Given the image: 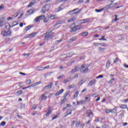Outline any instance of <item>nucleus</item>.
<instances>
[{
    "instance_id": "obj_25",
    "label": "nucleus",
    "mask_w": 128,
    "mask_h": 128,
    "mask_svg": "<svg viewBox=\"0 0 128 128\" xmlns=\"http://www.w3.org/2000/svg\"><path fill=\"white\" fill-rule=\"evenodd\" d=\"M112 4H111L106 6V7L103 8L104 10H108V8H112Z\"/></svg>"
},
{
    "instance_id": "obj_46",
    "label": "nucleus",
    "mask_w": 128,
    "mask_h": 128,
    "mask_svg": "<svg viewBox=\"0 0 128 128\" xmlns=\"http://www.w3.org/2000/svg\"><path fill=\"white\" fill-rule=\"evenodd\" d=\"M104 78V75H99L97 77H96V78Z\"/></svg>"
},
{
    "instance_id": "obj_36",
    "label": "nucleus",
    "mask_w": 128,
    "mask_h": 128,
    "mask_svg": "<svg viewBox=\"0 0 128 128\" xmlns=\"http://www.w3.org/2000/svg\"><path fill=\"white\" fill-rule=\"evenodd\" d=\"M76 86L74 84L70 85L68 86V88L70 89V88H75Z\"/></svg>"
},
{
    "instance_id": "obj_52",
    "label": "nucleus",
    "mask_w": 128,
    "mask_h": 128,
    "mask_svg": "<svg viewBox=\"0 0 128 128\" xmlns=\"http://www.w3.org/2000/svg\"><path fill=\"white\" fill-rule=\"evenodd\" d=\"M118 62V58H116L114 60V64H116Z\"/></svg>"
},
{
    "instance_id": "obj_6",
    "label": "nucleus",
    "mask_w": 128,
    "mask_h": 128,
    "mask_svg": "<svg viewBox=\"0 0 128 128\" xmlns=\"http://www.w3.org/2000/svg\"><path fill=\"white\" fill-rule=\"evenodd\" d=\"M1 34L2 36H10V31L8 30L7 32H2Z\"/></svg>"
},
{
    "instance_id": "obj_16",
    "label": "nucleus",
    "mask_w": 128,
    "mask_h": 128,
    "mask_svg": "<svg viewBox=\"0 0 128 128\" xmlns=\"http://www.w3.org/2000/svg\"><path fill=\"white\" fill-rule=\"evenodd\" d=\"M96 84V80H92L90 81V82L88 84V86H92V84Z\"/></svg>"
},
{
    "instance_id": "obj_9",
    "label": "nucleus",
    "mask_w": 128,
    "mask_h": 128,
    "mask_svg": "<svg viewBox=\"0 0 128 128\" xmlns=\"http://www.w3.org/2000/svg\"><path fill=\"white\" fill-rule=\"evenodd\" d=\"M6 24V21L2 18H0V27L2 28L3 26H4Z\"/></svg>"
},
{
    "instance_id": "obj_38",
    "label": "nucleus",
    "mask_w": 128,
    "mask_h": 128,
    "mask_svg": "<svg viewBox=\"0 0 128 128\" xmlns=\"http://www.w3.org/2000/svg\"><path fill=\"white\" fill-rule=\"evenodd\" d=\"M65 102H66V97H64V99L61 102V104H64Z\"/></svg>"
},
{
    "instance_id": "obj_28",
    "label": "nucleus",
    "mask_w": 128,
    "mask_h": 128,
    "mask_svg": "<svg viewBox=\"0 0 128 128\" xmlns=\"http://www.w3.org/2000/svg\"><path fill=\"white\" fill-rule=\"evenodd\" d=\"M82 34L83 36H86L88 34V32H84L82 33Z\"/></svg>"
},
{
    "instance_id": "obj_30",
    "label": "nucleus",
    "mask_w": 128,
    "mask_h": 128,
    "mask_svg": "<svg viewBox=\"0 0 128 128\" xmlns=\"http://www.w3.org/2000/svg\"><path fill=\"white\" fill-rule=\"evenodd\" d=\"M39 18V20H44V18H46V16L44 15H41L40 16H38Z\"/></svg>"
},
{
    "instance_id": "obj_20",
    "label": "nucleus",
    "mask_w": 128,
    "mask_h": 128,
    "mask_svg": "<svg viewBox=\"0 0 128 128\" xmlns=\"http://www.w3.org/2000/svg\"><path fill=\"white\" fill-rule=\"evenodd\" d=\"M70 80V78H67L66 80L63 82L64 84H66V82H68Z\"/></svg>"
},
{
    "instance_id": "obj_45",
    "label": "nucleus",
    "mask_w": 128,
    "mask_h": 128,
    "mask_svg": "<svg viewBox=\"0 0 128 128\" xmlns=\"http://www.w3.org/2000/svg\"><path fill=\"white\" fill-rule=\"evenodd\" d=\"M94 46H102V44H104L95 42V43H94Z\"/></svg>"
},
{
    "instance_id": "obj_49",
    "label": "nucleus",
    "mask_w": 128,
    "mask_h": 128,
    "mask_svg": "<svg viewBox=\"0 0 128 128\" xmlns=\"http://www.w3.org/2000/svg\"><path fill=\"white\" fill-rule=\"evenodd\" d=\"M80 122H77L76 124V127L78 128V126H80Z\"/></svg>"
},
{
    "instance_id": "obj_61",
    "label": "nucleus",
    "mask_w": 128,
    "mask_h": 128,
    "mask_svg": "<svg viewBox=\"0 0 128 128\" xmlns=\"http://www.w3.org/2000/svg\"><path fill=\"white\" fill-rule=\"evenodd\" d=\"M31 2L33 4H36V0H32Z\"/></svg>"
},
{
    "instance_id": "obj_3",
    "label": "nucleus",
    "mask_w": 128,
    "mask_h": 128,
    "mask_svg": "<svg viewBox=\"0 0 128 128\" xmlns=\"http://www.w3.org/2000/svg\"><path fill=\"white\" fill-rule=\"evenodd\" d=\"M86 68V65L83 64L81 66L80 68V72L82 74H86V72H88L89 70L88 68Z\"/></svg>"
},
{
    "instance_id": "obj_39",
    "label": "nucleus",
    "mask_w": 128,
    "mask_h": 128,
    "mask_svg": "<svg viewBox=\"0 0 128 128\" xmlns=\"http://www.w3.org/2000/svg\"><path fill=\"white\" fill-rule=\"evenodd\" d=\"M30 28H32V26H28L26 28V30L28 32V30H30Z\"/></svg>"
},
{
    "instance_id": "obj_12",
    "label": "nucleus",
    "mask_w": 128,
    "mask_h": 128,
    "mask_svg": "<svg viewBox=\"0 0 128 128\" xmlns=\"http://www.w3.org/2000/svg\"><path fill=\"white\" fill-rule=\"evenodd\" d=\"M46 93H44L40 97V100H46V98H48V96H46Z\"/></svg>"
},
{
    "instance_id": "obj_63",
    "label": "nucleus",
    "mask_w": 128,
    "mask_h": 128,
    "mask_svg": "<svg viewBox=\"0 0 128 128\" xmlns=\"http://www.w3.org/2000/svg\"><path fill=\"white\" fill-rule=\"evenodd\" d=\"M124 102H125V104H128V99L126 98V100H124Z\"/></svg>"
},
{
    "instance_id": "obj_17",
    "label": "nucleus",
    "mask_w": 128,
    "mask_h": 128,
    "mask_svg": "<svg viewBox=\"0 0 128 128\" xmlns=\"http://www.w3.org/2000/svg\"><path fill=\"white\" fill-rule=\"evenodd\" d=\"M76 20V18L75 17H73L72 18L69 19L68 20L67 22L70 23V22H74V20Z\"/></svg>"
},
{
    "instance_id": "obj_57",
    "label": "nucleus",
    "mask_w": 128,
    "mask_h": 128,
    "mask_svg": "<svg viewBox=\"0 0 128 128\" xmlns=\"http://www.w3.org/2000/svg\"><path fill=\"white\" fill-rule=\"evenodd\" d=\"M78 4H82V2H84V0H79L78 1Z\"/></svg>"
},
{
    "instance_id": "obj_29",
    "label": "nucleus",
    "mask_w": 128,
    "mask_h": 128,
    "mask_svg": "<svg viewBox=\"0 0 128 128\" xmlns=\"http://www.w3.org/2000/svg\"><path fill=\"white\" fill-rule=\"evenodd\" d=\"M102 10H104L103 8L100 9V10H98V9L95 10V12H102Z\"/></svg>"
},
{
    "instance_id": "obj_2",
    "label": "nucleus",
    "mask_w": 128,
    "mask_h": 128,
    "mask_svg": "<svg viewBox=\"0 0 128 128\" xmlns=\"http://www.w3.org/2000/svg\"><path fill=\"white\" fill-rule=\"evenodd\" d=\"M50 9V4H47L42 7V10L41 11L42 14H46V12H48Z\"/></svg>"
},
{
    "instance_id": "obj_32",
    "label": "nucleus",
    "mask_w": 128,
    "mask_h": 128,
    "mask_svg": "<svg viewBox=\"0 0 128 128\" xmlns=\"http://www.w3.org/2000/svg\"><path fill=\"white\" fill-rule=\"evenodd\" d=\"M110 61H108L106 64V68H110Z\"/></svg>"
},
{
    "instance_id": "obj_18",
    "label": "nucleus",
    "mask_w": 128,
    "mask_h": 128,
    "mask_svg": "<svg viewBox=\"0 0 128 128\" xmlns=\"http://www.w3.org/2000/svg\"><path fill=\"white\" fill-rule=\"evenodd\" d=\"M128 106L126 104H121L120 106V108H122V110H126V108H127Z\"/></svg>"
},
{
    "instance_id": "obj_60",
    "label": "nucleus",
    "mask_w": 128,
    "mask_h": 128,
    "mask_svg": "<svg viewBox=\"0 0 128 128\" xmlns=\"http://www.w3.org/2000/svg\"><path fill=\"white\" fill-rule=\"evenodd\" d=\"M108 125L106 124H104V125H102V127L103 128H108Z\"/></svg>"
},
{
    "instance_id": "obj_8",
    "label": "nucleus",
    "mask_w": 128,
    "mask_h": 128,
    "mask_svg": "<svg viewBox=\"0 0 128 128\" xmlns=\"http://www.w3.org/2000/svg\"><path fill=\"white\" fill-rule=\"evenodd\" d=\"M54 86V83L50 82L48 85L45 86L44 90H48V88H52V87Z\"/></svg>"
},
{
    "instance_id": "obj_23",
    "label": "nucleus",
    "mask_w": 128,
    "mask_h": 128,
    "mask_svg": "<svg viewBox=\"0 0 128 128\" xmlns=\"http://www.w3.org/2000/svg\"><path fill=\"white\" fill-rule=\"evenodd\" d=\"M74 52H71L68 54H65L66 56H69L70 58L72 56H74Z\"/></svg>"
},
{
    "instance_id": "obj_37",
    "label": "nucleus",
    "mask_w": 128,
    "mask_h": 128,
    "mask_svg": "<svg viewBox=\"0 0 128 128\" xmlns=\"http://www.w3.org/2000/svg\"><path fill=\"white\" fill-rule=\"evenodd\" d=\"M82 12V9H80L79 10L74 12V14H80V12Z\"/></svg>"
},
{
    "instance_id": "obj_64",
    "label": "nucleus",
    "mask_w": 128,
    "mask_h": 128,
    "mask_svg": "<svg viewBox=\"0 0 128 128\" xmlns=\"http://www.w3.org/2000/svg\"><path fill=\"white\" fill-rule=\"evenodd\" d=\"M124 68H128V65L126 64H124Z\"/></svg>"
},
{
    "instance_id": "obj_53",
    "label": "nucleus",
    "mask_w": 128,
    "mask_h": 128,
    "mask_svg": "<svg viewBox=\"0 0 128 128\" xmlns=\"http://www.w3.org/2000/svg\"><path fill=\"white\" fill-rule=\"evenodd\" d=\"M64 76V75L60 76H58L57 78L58 80H60V78H62Z\"/></svg>"
},
{
    "instance_id": "obj_59",
    "label": "nucleus",
    "mask_w": 128,
    "mask_h": 128,
    "mask_svg": "<svg viewBox=\"0 0 128 128\" xmlns=\"http://www.w3.org/2000/svg\"><path fill=\"white\" fill-rule=\"evenodd\" d=\"M23 16H24V13H22V14H20V16L18 18V19L22 18Z\"/></svg>"
},
{
    "instance_id": "obj_54",
    "label": "nucleus",
    "mask_w": 128,
    "mask_h": 128,
    "mask_svg": "<svg viewBox=\"0 0 128 128\" xmlns=\"http://www.w3.org/2000/svg\"><path fill=\"white\" fill-rule=\"evenodd\" d=\"M64 89H61L58 92H59L61 94H62V92H64Z\"/></svg>"
},
{
    "instance_id": "obj_5",
    "label": "nucleus",
    "mask_w": 128,
    "mask_h": 128,
    "mask_svg": "<svg viewBox=\"0 0 128 128\" xmlns=\"http://www.w3.org/2000/svg\"><path fill=\"white\" fill-rule=\"evenodd\" d=\"M106 114H110V112H112V114H116V108L112 109H106Z\"/></svg>"
},
{
    "instance_id": "obj_26",
    "label": "nucleus",
    "mask_w": 128,
    "mask_h": 128,
    "mask_svg": "<svg viewBox=\"0 0 128 128\" xmlns=\"http://www.w3.org/2000/svg\"><path fill=\"white\" fill-rule=\"evenodd\" d=\"M68 94H70V90H67L64 96V98H66V96H68Z\"/></svg>"
},
{
    "instance_id": "obj_4",
    "label": "nucleus",
    "mask_w": 128,
    "mask_h": 128,
    "mask_svg": "<svg viewBox=\"0 0 128 128\" xmlns=\"http://www.w3.org/2000/svg\"><path fill=\"white\" fill-rule=\"evenodd\" d=\"M80 30V26H76L73 28H71V30H70V32H74Z\"/></svg>"
},
{
    "instance_id": "obj_43",
    "label": "nucleus",
    "mask_w": 128,
    "mask_h": 128,
    "mask_svg": "<svg viewBox=\"0 0 128 128\" xmlns=\"http://www.w3.org/2000/svg\"><path fill=\"white\" fill-rule=\"evenodd\" d=\"M54 74V72H48L46 74V76H50V74Z\"/></svg>"
},
{
    "instance_id": "obj_19",
    "label": "nucleus",
    "mask_w": 128,
    "mask_h": 128,
    "mask_svg": "<svg viewBox=\"0 0 128 128\" xmlns=\"http://www.w3.org/2000/svg\"><path fill=\"white\" fill-rule=\"evenodd\" d=\"M76 40V36H74L72 38L70 39V42H74V40Z\"/></svg>"
},
{
    "instance_id": "obj_35",
    "label": "nucleus",
    "mask_w": 128,
    "mask_h": 128,
    "mask_svg": "<svg viewBox=\"0 0 128 128\" xmlns=\"http://www.w3.org/2000/svg\"><path fill=\"white\" fill-rule=\"evenodd\" d=\"M38 20H40V18H39L38 16L36 17V18L34 20V22H38Z\"/></svg>"
},
{
    "instance_id": "obj_56",
    "label": "nucleus",
    "mask_w": 128,
    "mask_h": 128,
    "mask_svg": "<svg viewBox=\"0 0 128 128\" xmlns=\"http://www.w3.org/2000/svg\"><path fill=\"white\" fill-rule=\"evenodd\" d=\"M50 65H48L45 67H43V68H44V70H46V68H50Z\"/></svg>"
},
{
    "instance_id": "obj_27",
    "label": "nucleus",
    "mask_w": 128,
    "mask_h": 128,
    "mask_svg": "<svg viewBox=\"0 0 128 128\" xmlns=\"http://www.w3.org/2000/svg\"><path fill=\"white\" fill-rule=\"evenodd\" d=\"M20 14V12H18L15 13L14 14L13 16L14 18H16V16H18V14Z\"/></svg>"
},
{
    "instance_id": "obj_11",
    "label": "nucleus",
    "mask_w": 128,
    "mask_h": 128,
    "mask_svg": "<svg viewBox=\"0 0 128 128\" xmlns=\"http://www.w3.org/2000/svg\"><path fill=\"white\" fill-rule=\"evenodd\" d=\"M46 112L47 113L46 114V116H48L50 114H52V109L50 108V107L48 109L46 110Z\"/></svg>"
},
{
    "instance_id": "obj_41",
    "label": "nucleus",
    "mask_w": 128,
    "mask_h": 128,
    "mask_svg": "<svg viewBox=\"0 0 128 128\" xmlns=\"http://www.w3.org/2000/svg\"><path fill=\"white\" fill-rule=\"evenodd\" d=\"M6 122H2L0 124V126H6Z\"/></svg>"
},
{
    "instance_id": "obj_31",
    "label": "nucleus",
    "mask_w": 128,
    "mask_h": 128,
    "mask_svg": "<svg viewBox=\"0 0 128 128\" xmlns=\"http://www.w3.org/2000/svg\"><path fill=\"white\" fill-rule=\"evenodd\" d=\"M78 10V8H75L72 10L69 11L68 14H70L71 12H76V10Z\"/></svg>"
},
{
    "instance_id": "obj_55",
    "label": "nucleus",
    "mask_w": 128,
    "mask_h": 128,
    "mask_svg": "<svg viewBox=\"0 0 128 128\" xmlns=\"http://www.w3.org/2000/svg\"><path fill=\"white\" fill-rule=\"evenodd\" d=\"M104 38H106V36H102L101 38V40H108Z\"/></svg>"
},
{
    "instance_id": "obj_44",
    "label": "nucleus",
    "mask_w": 128,
    "mask_h": 128,
    "mask_svg": "<svg viewBox=\"0 0 128 128\" xmlns=\"http://www.w3.org/2000/svg\"><path fill=\"white\" fill-rule=\"evenodd\" d=\"M79 92L78 91H76L74 94V98H76L78 96Z\"/></svg>"
},
{
    "instance_id": "obj_10",
    "label": "nucleus",
    "mask_w": 128,
    "mask_h": 128,
    "mask_svg": "<svg viewBox=\"0 0 128 128\" xmlns=\"http://www.w3.org/2000/svg\"><path fill=\"white\" fill-rule=\"evenodd\" d=\"M86 100H81L80 101L78 102V100L76 101V105L77 106H80V104H86Z\"/></svg>"
},
{
    "instance_id": "obj_51",
    "label": "nucleus",
    "mask_w": 128,
    "mask_h": 128,
    "mask_svg": "<svg viewBox=\"0 0 128 128\" xmlns=\"http://www.w3.org/2000/svg\"><path fill=\"white\" fill-rule=\"evenodd\" d=\"M57 22H58V24H61L64 23V20H60Z\"/></svg>"
},
{
    "instance_id": "obj_13",
    "label": "nucleus",
    "mask_w": 128,
    "mask_h": 128,
    "mask_svg": "<svg viewBox=\"0 0 128 128\" xmlns=\"http://www.w3.org/2000/svg\"><path fill=\"white\" fill-rule=\"evenodd\" d=\"M42 84L41 82H36L34 84H31L30 86V88H34V86H38V84Z\"/></svg>"
},
{
    "instance_id": "obj_34",
    "label": "nucleus",
    "mask_w": 128,
    "mask_h": 128,
    "mask_svg": "<svg viewBox=\"0 0 128 128\" xmlns=\"http://www.w3.org/2000/svg\"><path fill=\"white\" fill-rule=\"evenodd\" d=\"M56 18V15H53V16H50V20H54V18Z\"/></svg>"
},
{
    "instance_id": "obj_24",
    "label": "nucleus",
    "mask_w": 128,
    "mask_h": 128,
    "mask_svg": "<svg viewBox=\"0 0 128 128\" xmlns=\"http://www.w3.org/2000/svg\"><path fill=\"white\" fill-rule=\"evenodd\" d=\"M22 90H20L16 92V95L20 96V94H22Z\"/></svg>"
},
{
    "instance_id": "obj_15",
    "label": "nucleus",
    "mask_w": 128,
    "mask_h": 128,
    "mask_svg": "<svg viewBox=\"0 0 128 128\" xmlns=\"http://www.w3.org/2000/svg\"><path fill=\"white\" fill-rule=\"evenodd\" d=\"M87 114H88L86 116L87 118H90V116H92V112L90 110H87Z\"/></svg>"
},
{
    "instance_id": "obj_47",
    "label": "nucleus",
    "mask_w": 128,
    "mask_h": 128,
    "mask_svg": "<svg viewBox=\"0 0 128 128\" xmlns=\"http://www.w3.org/2000/svg\"><path fill=\"white\" fill-rule=\"evenodd\" d=\"M114 78H112V79L109 81L108 84H112V82H114Z\"/></svg>"
},
{
    "instance_id": "obj_50",
    "label": "nucleus",
    "mask_w": 128,
    "mask_h": 128,
    "mask_svg": "<svg viewBox=\"0 0 128 128\" xmlns=\"http://www.w3.org/2000/svg\"><path fill=\"white\" fill-rule=\"evenodd\" d=\"M34 4H33L32 2H30L28 6V8H30V6H32Z\"/></svg>"
},
{
    "instance_id": "obj_58",
    "label": "nucleus",
    "mask_w": 128,
    "mask_h": 128,
    "mask_svg": "<svg viewBox=\"0 0 128 128\" xmlns=\"http://www.w3.org/2000/svg\"><path fill=\"white\" fill-rule=\"evenodd\" d=\"M4 8V6L3 4H2L0 6V10H2V8Z\"/></svg>"
},
{
    "instance_id": "obj_48",
    "label": "nucleus",
    "mask_w": 128,
    "mask_h": 128,
    "mask_svg": "<svg viewBox=\"0 0 128 128\" xmlns=\"http://www.w3.org/2000/svg\"><path fill=\"white\" fill-rule=\"evenodd\" d=\"M106 50V48H99L100 52H104Z\"/></svg>"
},
{
    "instance_id": "obj_7",
    "label": "nucleus",
    "mask_w": 128,
    "mask_h": 128,
    "mask_svg": "<svg viewBox=\"0 0 128 128\" xmlns=\"http://www.w3.org/2000/svg\"><path fill=\"white\" fill-rule=\"evenodd\" d=\"M38 34V32H33L28 35L26 37H25V38H34V36H36Z\"/></svg>"
},
{
    "instance_id": "obj_42",
    "label": "nucleus",
    "mask_w": 128,
    "mask_h": 128,
    "mask_svg": "<svg viewBox=\"0 0 128 128\" xmlns=\"http://www.w3.org/2000/svg\"><path fill=\"white\" fill-rule=\"evenodd\" d=\"M84 82H86V80H82L80 81L79 84H80V86H82V84H84Z\"/></svg>"
},
{
    "instance_id": "obj_62",
    "label": "nucleus",
    "mask_w": 128,
    "mask_h": 128,
    "mask_svg": "<svg viewBox=\"0 0 128 128\" xmlns=\"http://www.w3.org/2000/svg\"><path fill=\"white\" fill-rule=\"evenodd\" d=\"M60 92H57L55 96H60Z\"/></svg>"
},
{
    "instance_id": "obj_22",
    "label": "nucleus",
    "mask_w": 128,
    "mask_h": 128,
    "mask_svg": "<svg viewBox=\"0 0 128 128\" xmlns=\"http://www.w3.org/2000/svg\"><path fill=\"white\" fill-rule=\"evenodd\" d=\"M44 67L42 66H38L36 68V70L40 71V70H44Z\"/></svg>"
},
{
    "instance_id": "obj_33",
    "label": "nucleus",
    "mask_w": 128,
    "mask_h": 128,
    "mask_svg": "<svg viewBox=\"0 0 128 128\" xmlns=\"http://www.w3.org/2000/svg\"><path fill=\"white\" fill-rule=\"evenodd\" d=\"M30 84H32V80H28L27 82H26V84H28V86H30Z\"/></svg>"
},
{
    "instance_id": "obj_21",
    "label": "nucleus",
    "mask_w": 128,
    "mask_h": 128,
    "mask_svg": "<svg viewBox=\"0 0 128 128\" xmlns=\"http://www.w3.org/2000/svg\"><path fill=\"white\" fill-rule=\"evenodd\" d=\"M78 70V66H76L74 69L72 70V71H71V72L72 74H74V72H76V71Z\"/></svg>"
},
{
    "instance_id": "obj_14",
    "label": "nucleus",
    "mask_w": 128,
    "mask_h": 128,
    "mask_svg": "<svg viewBox=\"0 0 128 128\" xmlns=\"http://www.w3.org/2000/svg\"><path fill=\"white\" fill-rule=\"evenodd\" d=\"M80 22H81L82 24H86V22H90V19L82 20H80Z\"/></svg>"
},
{
    "instance_id": "obj_40",
    "label": "nucleus",
    "mask_w": 128,
    "mask_h": 128,
    "mask_svg": "<svg viewBox=\"0 0 128 128\" xmlns=\"http://www.w3.org/2000/svg\"><path fill=\"white\" fill-rule=\"evenodd\" d=\"M28 12L30 14H34V10H30L28 11Z\"/></svg>"
},
{
    "instance_id": "obj_1",
    "label": "nucleus",
    "mask_w": 128,
    "mask_h": 128,
    "mask_svg": "<svg viewBox=\"0 0 128 128\" xmlns=\"http://www.w3.org/2000/svg\"><path fill=\"white\" fill-rule=\"evenodd\" d=\"M52 36H54V32L48 31L42 35V38H44V40H50Z\"/></svg>"
}]
</instances>
